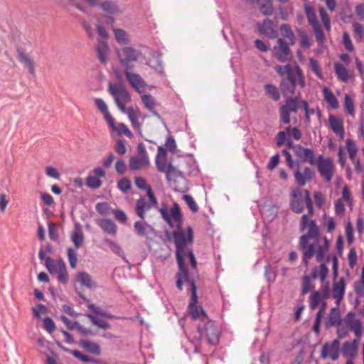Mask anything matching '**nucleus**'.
Listing matches in <instances>:
<instances>
[{
	"mask_svg": "<svg viewBox=\"0 0 364 364\" xmlns=\"http://www.w3.org/2000/svg\"><path fill=\"white\" fill-rule=\"evenodd\" d=\"M306 205L308 213L301 217L299 230L301 232L307 229V232L299 237L298 248L302 252V264L308 267L309 260L315 255L317 262H321L325 258L326 252L330 249V242L324 236L321 237L320 230L315 220H309V217L314 213V205L310 192L304 189L303 191L299 188L292 190L290 197L291 210L301 214Z\"/></svg>",
	"mask_w": 364,
	"mask_h": 364,
	"instance_id": "obj_1",
	"label": "nucleus"
},
{
	"mask_svg": "<svg viewBox=\"0 0 364 364\" xmlns=\"http://www.w3.org/2000/svg\"><path fill=\"white\" fill-rule=\"evenodd\" d=\"M274 70L282 77L279 89L283 95L301 94L300 90L304 88L306 81L302 70L299 65H277Z\"/></svg>",
	"mask_w": 364,
	"mask_h": 364,
	"instance_id": "obj_2",
	"label": "nucleus"
},
{
	"mask_svg": "<svg viewBox=\"0 0 364 364\" xmlns=\"http://www.w3.org/2000/svg\"><path fill=\"white\" fill-rule=\"evenodd\" d=\"M173 239L176 246V257L178 265V272L176 274V287L179 291H182L183 280L188 279V270L185 265L184 258L186 256V245L193 242V232L191 227H188L187 234L178 228L173 232Z\"/></svg>",
	"mask_w": 364,
	"mask_h": 364,
	"instance_id": "obj_3",
	"label": "nucleus"
},
{
	"mask_svg": "<svg viewBox=\"0 0 364 364\" xmlns=\"http://www.w3.org/2000/svg\"><path fill=\"white\" fill-rule=\"evenodd\" d=\"M108 91L113 97L115 104L122 112L127 110L126 104L131 101V96L122 83H109Z\"/></svg>",
	"mask_w": 364,
	"mask_h": 364,
	"instance_id": "obj_4",
	"label": "nucleus"
},
{
	"mask_svg": "<svg viewBox=\"0 0 364 364\" xmlns=\"http://www.w3.org/2000/svg\"><path fill=\"white\" fill-rule=\"evenodd\" d=\"M188 282L190 283V291L191 292V299L188 304V312L193 320L200 319L201 321H206L208 320V316L200 305H198V297L196 294V286L193 280H191L189 278L188 280H183V282Z\"/></svg>",
	"mask_w": 364,
	"mask_h": 364,
	"instance_id": "obj_5",
	"label": "nucleus"
},
{
	"mask_svg": "<svg viewBox=\"0 0 364 364\" xmlns=\"http://www.w3.org/2000/svg\"><path fill=\"white\" fill-rule=\"evenodd\" d=\"M203 323V326L198 327L200 338H205L210 344H218L220 337V330L218 326L214 321L208 319Z\"/></svg>",
	"mask_w": 364,
	"mask_h": 364,
	"instance_id": "obj_6",
	"label": "nucleus"
},
{
	"mask_svg": "<svg viewBox=\"0 0 364 364\" xmlns=\"http://www.w3.org/2000/svg\"><path fill=\"white\" fill-rule=\"evenodd\" d=\"M286 97L284 104L280 107V119L285 124L290 123V113L297 112L299 109V102L300 93L296 95H284Z\"/></svg>",
	"mask_w": 364,
	"mask_h": 364,
	"instance_id": "obj_7",
	"label": "nucleus"
},
{
	"mask_svg": "<svg viewBox=\"0 0 364 364\" xmlns=\"http://www.w3.org/2000/svg\"><path fill=\"white\" fill-rule=\"evenodd\" d=\"M120 64L126 70H132L134 68L133 63L139 60L140 52L132 47L126 46L116 51Z\"/></svg>",
	"mask_w": 364,
	"mask_h": 364,
	"instance_id": "obj_8",
	"label": "nucleus"
},
{
	"mask_svg": "<svg viewBox=\"0 0 364 364\" xmlns=\"http://www.w3.org/2000/svg\"><path fill=\"white\" fill-rule=\"evenodd\" d=\"M323 259L320 262L321 264L319 267H316L312 269L311 277L306 275L303 277L301 294L303 295L306 294L311 289L314 288V286L311 284V278L316 279L320 277L321 282H323L326 278L328 269L326 263L323 262Z\"/></svg>",
	"mask_w": 364,
	"mask_h": 364,
	"instance_id": "obj_9",
	"label": "nucleus"
},
{
	"mask_svg": "<svg viewBox=\"0 0 364 364\" xmlns=\"http://www.w3.org/2000/svg\"><path fill=\"white\" fill-rule=\"evenodd\" d=\"M318 171L320 176L327 182L331 181L334 172V164L333 160L329 158H325L323 155H319L316 160Z\"/></svg>",
	"mask_w": 364,
	"mask_h": 364,
	"instance_id": "obj_10",
	"label": "nucleus"
},
{
	"mask_svg": "<svg viewBox=\"0 0 364 364\" xmlns=\"http://www.w3.org/2000/svg\"><path fill=\"white\" fill-rule=\"evenodd\" d=\"M340 342L338 339L333 340L331 343H325L321 348V358L326 359L330 357L333 360H336L339 357Z\"/></svg>",
	"mask_w": 364,
	"mask_h": 364,
	"instance_id": "obj_11",
	"label": "nucleus"
},
{
	"mask_svg": "<svg viewBox=\"0 0 364 364\" xmlns=\"http://www.w3.org/2000/svg\"><path fill=\"white\" fill-rule=\"evenodd\" d=\"M277 43L278 46L273 48V53L279 61L284 63L290 56V48L288 43L282 38H279Z\"/></svg>",
	"mask_w": 364,
	"mask_h": 364,
	"instance_id": "obj_12",
	"label": "nucleus"
},
{
	"mask_svg": "<svg viewBox=\"0 0 364 364\" xmlns=\"http://www.w3.org/2000/svg\"><path fill=\"white\" fill-rule=\"evenodd\" d=\"M257 25L258 31L261 34L266 35L271 39L277 38V30L276 28V26L272 20L266 18L263 21L262 23H258Z\"/></svg>",
	"mask_w": 364,
	"mask_h": 364,
	"instance_id": "obj_13",
	"label": "nucleus"
},
{
	"mask_svg": "<svg viewBox=\"0 0 364 364\" xmlns=\"http://www.w3.org/2000/svg\"><path fill=\"white\" fill-rule=\"evenodd\" d=\"M296 156L303 162H308L312 166L316 165V159L313 149L304 148L300 144H297Z\"/></svg>",
	"mask_w": 364,
	"mask_h": 364,
	"instance_id": "obj_14",
	"label": "nucleus"
},
{
	"mask_svg": "<svg viewBox=\"0 0 364 364\" xmlns=\"http://www.w3.org/2000/svg\"><path fill=\"white\" fill-rule=\"evenodd\" d=\"M297 169L294 172V178L296 183L300 187L305 186V184L311 181L314 177V172L308 166L304 167V172L301 173L299 170V163L297 162Z\"/></svg>",
	"mask_w": 364,
	"mask_h": 364,
	"instance_id": "obj_15",
	"label": "nucleus"
},
{
	"mask_svg": "<svg viewBox=\"0 0 364 364\" xmlns=\"http://www.w3.org/2000/svg\"><path fill=\"white\" fill-rule=\"evenodd\" d=\"M134 230L139 237L154 236L156 231L152 225L145 221H136L134 224Z\"/></svg>",
	"mask_w": 364,
	"mask_h": 364,
	"instance_id": "obj_16",
	"label": "nucleus"
},
{
	"mask_svg": "<svg viewBox=\"0 0 364 364\" xmlns=\"http://www.w3.org/2000/svg\"><path fill=\"white\" fill-rule=\"evenodd\" d=\"M132 70H124V75L132 87L136 91L140 92V88H144L146 87V82L139 74L132 73Z\"/></svg>",
	"mask_w": 364,
	"mask_h": 364,
	"instance_id": "obj_17",
	"label": "nucleus"
},
{
	"mask_svg": "<svg viewBox=\"0 0 364 364\" xmlns=\"http://www.w3.org/2000/svg\"><path fill=\"white\" fill-rule=\"evenodd\" d=\"M95 104L97 109L104 115V117L112 129H115V121L109 112L106 102L102 98H95Z\"/></svg>",
	"mask_w": 364,
	"mask_h": 364,
	"instance_id": "obj_18",
	"label": "nucleus"
},
{
	"mask_svg": "<svg viewBox=\"0 0 364 364\" xmlns=\"http://www.w3.org/2000/svg\"><path fill=\"white\" fill-rule=\"evenodd\" d=\"M341 323L342 319L338 307L332 308L325 322L326 327L328 328L332 326H336L338 327V332H340Z\"/></svg>",
	"mask_w": 364,
	"mask_h": 364,
	"instance_id": "obj_19",
	"label": "nucleus"
},
{
	"mask_svg": "<svg viewBox=\"0 0 364 364\" xmlns=\"http://www.w3.org/2000/svg\"><path fill=\"white\" fill-rule=\"evenodd\" d=\"M328 121L332 131L338 136L340 139H343L345 134L343 119L333 115H330Z\"/></svg>",
	"mask_w": 364,
	"mask_h": 364,
	"instance_id": "obj_20",
	"label": "nucleus"
},
{
	"mask_svg": "<svg viewBox=\"0 0 364 364\" xmlns=\"http://www.w3.org/2000/svg\"><path fill=\"white\" fill-rule=\"evenodd\" d=\"M17 53L19 61L24 65L25 68H27L28 69L31 75H34V63L33 61L31 59L28 54H27L22 48H18Z\"/></svg>",
	"mask_w": 364,
	"mask_h": 364,
	"instance_id": "obj_21",
	"label": "nucleus"
},
{
	"mask_svg": "<svg viewBox=\"0 0 364 364\" xmlns=\"http://www.w3.org/2000/svg\"><path fill=\"white\" fill-rule=\"evenodd\" d=\"M70 238L76 250L79 249L84 243L85 237L80 224H76L73 230Z\"/></svg>",
	"mask_w": 364,
	"mask_h": 364,
	"instance_id": "obj_22",
	"label": "nucleus"
},
{
	"mask_svg": "<svg viewBox=\"0 0 364 364\" xmlns=\"http://www.w3.org/2000/svg\"><path fill=\"white\" fill-rule=\"evenodd\" d=\"M346 289V283L343 279H341L338 282L334 283L333 287L332 296L338 304L343 298Z\"/></svg>",
	"mask_w": 364,
	"mask_h": 364,
	"instance_id": "obj_23",
	"label": "nucleus"
},
{
	"mask_svg": "<svg viewBox=\"0 0 364 364\" xmlns=\"http://www.w3.org/2000/svg\"><path fill=\"white\" fill-rule=\"evenodd\" d=\"M97 58L102 64H106L108 60L107 55L109 53V47L104 41H99L96 48Z\"/></svg>",
	"mask_w": 364,
	"mask_h": 364,
	"instance_id": "obj_24",
	"label": "nucleus"
},
{
	"mask_svg": "<svg viewBox=\"0 0 364 364\" xmlns=\"http://www.w3.org/2000/svg\"><path fill=\"white\" fill-rule=\"evenodd\" d=\"M98 225L107 233L115 235L117 231V227L115 223L107 218L100 219L98 223Z\"/></svg>",
	"mask_w": 364,
	"mask_h": 364,
	"instance_id": "obj_25",
	"label": "nucleus"
},
{
	"mask_svg": "<svg viewBox=\"0 0 364 364\" xmlns=\"http://www.w3.org/2000/svg\"><path fill=\"white\" fill-rule=\"evenodd\" d=\"M151 204L146 202L142 197L139 198L136 203V213L142 220L145 218V213L151 208Z\"/></svg>",
	"mask_w": 364,
	"mask_h": 364,
	"instance_id": "obj_26",
	"label": "nucleus"
},
{
	"mask_svg": "<svg viewBox=\"0 0 364 364\" xmlns=\"http://www.w3.org/2000/svg\"><path fill=\"white\" fill-rule=\"evenodd\" d=\"M79 345L87 352L95 355H99L101 353L100 346L91 341L82 339L79 341Z\"/></svg>",
	"mask_w": 364,
	"mask_h": 364,
	"instance_id": "obj_27",
	"label": "nucleus"
},
{
	"mask_svg": "<svg viewBox=\"0 0 364 364\" xmlns=\"http://www.w3.org/2000/svg\"><path fill=\"white\" fill-rule=\"evenodd\" d=\"M104 242L109 247L112 252L122 258L123 260H124L127 263H129L128 260L126 258L124 251L122 250V249L117 242L112 241L108 238H105Z\"/></svg>",
	"mask_w": 364,
	"mask_h": 364,
	"instance_id": "obj_28",
	"label": "nucleus"
},
{
	"mask_svg": "<svg viewBox=\"0 0 364 364\" xmlns=\"http://www.w3.org/2000/svg\"><path fill=\"white\" fill-rule=\"evenodd\" d=\"M149 164V159L144 160L139 156H132L129 159V166L133 171H138Z\"/></svg>",
	"mask_w": 364,
	"mask_h": 364,
	"instance_id": "obj_29",
	"label": "nucleus"
},
{
	"mask_svg": "<svg viewBox=\"0 0 364 364\" xmlns=\"http://www.w3.org/2000/svg\"><path fill=\"white\" fill-rule=\"evenodd\" d=\"M58 280L63 284H67L68 282L65 263L62 259L58 260Z\"/></svg>",
	"mask_w": 364,
	"mask_h": 364,
	"instance_id": "obj_30",
	"label": "nucleus"
},
{
	"mask_svg": "<svg viewBox=\"0 0 364 364\" xmlns=\"http://www.w3.org/2000/svg\"><path fill=\"white\" fill-rule=\"evenodd\" d=\"M335 73L338 78L342 82H347L351 77L347 69L341 63H335Z\"/></svg>",
	"mask_w": 364,
	"mask_h": 364,
	"instance_id": "obj_31",
	"label": "nucleus"
},
{
	"mask_svg": "<svg viewBox=\"0 0 364 364\" xmlns=\"http://www.w3.org/2000/svg\"><path fill=\"white\" fill-rule=\"evenodd\" d=\"M323 93L325 100L333 109H337L338 107V102L333 92L327 87L323 89Z\"/></svg>",
	"mask_w": 364,
	"mask_h": 364,
	"instance_id": "obj_32",
	"label": "nucleus"
},
{
	"mask_svg": "<svg viewBox=\"0 0 364 364\" xmlns=\"http://www.w3.org/2000/svg\"><path fill=\"white\" fill-rule=\"evenodd\" d=\"M148 65L155 70L157 73L160 74L164 73V69L163 66V63L161 58L159 55H154L152 58L149 60Z\"/></svg>",
	"mask_w": 364,
	"mask_h": 364,
	"instance_id": "obj_33",
	"label": "nucleus"
},
{
	"mask_svg": "<svg viewBox=\"0 0 364 364\" xmlns=\"http://www.w3.org/2000/svg\"><path fill=\"white\" fill-rule=\"evenodd\" d=\"M346 322L348 328L352 331L362 328L360 321L355 318V314L352 311L348 313Z\"/></svg>",
	"mask_w": 364,
	"mask_h": 364,
	"instance_id": "obj_34",
	"label": "nucleus"
},
{
	"mask_svg": "<svg viewBox=\"0 0 364 364\" xmlns=\"http://www.w3.org/2000/svg\"><path fill=\"white\" fill-rule=\"evenodd\" d=\"M358 346L355 341L345 342L343 348V355L346 357L353 358L357 353Z\"/></svg>",
	"mask_w": 364,
	"mask_h": 364,
	"instance_id": "obj_35",
	"label": "nucleus"
},
{
	"mask_svg": "<svg viewBox=\"0 0 364 364\" xmlns=\"http://www.w3.org/2000/svg\"><path fill=\"white\" fill-rule=\"evenodd\" d=\"M259 9L264 16H269L273 13L272 0H257Z\"/></svg>",
	"mask_w": 364,
	"mask_h": 364,
	"instance_id": "obj_36",
	"label": "nucleus"
},
{
	"mask_svg": "<svg viewBox=\"0 0 364 364\" xmlns=\"http://www.w3.org/2000/svg\"><path fill=\"white\" fill-rule=\"evenodd\" d=\"M124 113L127 114L133 127L137 130L139 134H141V124L139 123L136 114L134 109L132 107H128Z\"/></svg>",
	"mask_w": 364,
	"mask_h": 364,
	"instance_id": "obj_37",
	"label": "nucleus"
},
{
	"mask_svg": "<svg viewBox=\"0 0 364 364\" xmlns=\"http://www.w3.org/2000/svg\"><path fill=\"white\" fill-rule=\"evenodd\" d=\"M171 219L173 218L176 223H177V228H181L182 224V213L181 212L179 205L174 203L173 207L170 210L169 213Z\"/></svg>",
	"mask_w": 364,
	"mask_h": 364,
	"instance_id": "obj_38",
	"label": "nucleus"
},
{
	"mask_svg": "<svg viewBox=\"0 0 364 364\" xmlns=\"http://www.w3.org/2000/svg\"><path fill=\"white\" fill-rule=\"evenodd\" d=\"M100 6L103 11L109 14H114L120 12L118 6L111 1H105L100 4Z\"/></svg>",
	"mask_w": 364,
	"mask_h": 364,
	"instance_id": "obj_39",
	"label": "nucleus"
},
{
	"mask_svg": "<svg viewBox=\"0 0 364 364\" xmlns=\"http://www.w3.org/2000/svg\"><path fill=\"white\" fill-rule=\"evenodd\" d=\"M280 31L282 35L286 38L289 41L290 45H294L295 43V36L294 34L291 29L289 24L282 23L280 25Z\"/></svg>",
	"mask_w": 364,
	"mask_h": 364,
	"instance_id": "obj_40",
	"label": "nucleus"
},
{
	"mask_svg": "<svg viewBox=\"0 0 364 364\" xmlns=\"http://www.w3.org/2000/svg\"><path fill=\"white\" fill-rule=\"evenodd\" d=\"M116 41L124 45H128L130 42L127 33L121 28L113 29Z\"/></svg>",
	"mask_w": 364,
	"mask_h": 364,
	"instance_id": "obj_41",
	"label": "nucleus"
},
{
	"mask_svg": "<svg viewBox=\"0 0 364 364\" xmlns=\"http://www.w3.org/2000/svg\"><path fill=\"white\" fill-rule=\"evenodd\" d=\"M77 279L82 285L85 286L89 289L96 287V284L92 282L90 275L87 272H80L77 275Z\"/></svg>",
	"mask_w": 364,
	"mask_h": 364,
	"instance_id": "obj_42",
	"label": "nucleus"
},
{
	"mask_svg": "<svg viewBox=\"0 0 364 364\" xmlns=\"http://www.w3.org/2000/svg\"><path fill=\"white\" fill-rule=\"evenodd\" d=\"M290 130L291 127H288L284 130L278 132L276 137L277 147H281L288 140V138L290 137Z\"/></svg>",
	"mask_w": 364,
	"mask_h": 364,
	"instance_id": "obj_43",
	"label": "nucleus"
},
{
	"mask_svg": "<svg viewBox=\"0 0 364 364\" xmlns=\"http://www.w3.org/2000/svg\"><path fill=\"white\" fill-rule=\"evenodd\" d=\"M85 316L88 317L92 322L102 329H109L110 328L109 323L103 319H101L92 314H85Z\"/></svg>",
	"mask_w": 364,
	"mask_h": 364,
	"instance_id": "obj_44",
	"label": "nucleus"
},
{
	"mask_svg": "<svg viewBox=\"0 0 364 364\" xmlns=\"http://www.w3.org/2000/svg\"><path fill=\"white\" fill-rule=\"evenodd\" d=\"M265 91L274 101H278L280 98V94L277 87L272 84H267L264 86Z\"/></svg>",
	"mask_w": 364,
	"mask_h": 364,
	"instance_id": "obj_45",
	"label": "nucleus"
},
{
	"mask_svg": "<svg viewBox=\"0 0 364 364\" xmlns=\"http://www.w3.org/2000/svg\"><path fill=\"white\" fill-rule=\"evenodd\" d=\"M57 345L59 347H60L63 350L70 353L71 355H73L74 357L78 358L79 360H80L83 362L90 361V357L82 354L80 351L77 350H69L68 348H65L63 347L59 342L57 343Z\"/></svg>",
	"mask_w": 364,
	"mask_h": 364,
	"instance_id": "obj_46",
	"label": "nucleus"
},
{
	"mask_svg": "<svg viewBox=\"0 0 364 364\" xmlns=\"http://www.w3.org/2000/svg\"><path fill=\"white\" fill-rule=\"evenodd\" d=\"M346 149L348 152L350 159L352 161L355 160L358 149L353 139H348L346 140Z\"/></svg>",
	"mask_w": 364,
	"mask_h": 364,
	"instance_id": "obj_47",
	"label": "nucleus"
},
{
	"mask_svg": "<svg viewBox=\"0 0 364 364\" xmlns=\"http://www.w3.org/2000/svg\"><path fill=\"white\" fill-rule=\"evenodd\" d=\"M306 14L308 21L312 27L319 24L315 11L312 7H306Z\"/></svg>",
	"mask_w": 364,
	"mask_h": 364,
	"instance_id": "obj_48",
	"label": "nucleus"
},
{
	"mask_svg": "<svg viewBox=\"0 0 364 364\" xmlns=\"http://www.w3.org/2000/svg\"><path fill=\"white\" fill-rule=\"evenodd\" d=\"M67 252L69 264L72 269H75L77 263V252L72 247H69Z\"/></svg>",
	"mask_w": 364,
	"mask_h": 364,
	"instance_id": "obj_49",
	"label": "nucleus"
},
{
	"mask_svg": "<svg viewBox=\"0 0 364 364\" xmlns=\"http://www.w3.org/2000/svg\"><path fill=\"white\" fill-rule=\"evenodd\" d=\"M354 289L356 294L359 296L364 295V267L362 268L361 271V279L360 281L355 283Z\"/></svg>",
	"mask_w": 364,
	"mask_h": 364,
	"instance_id": "obj_50",
	"label": "nucleus"
},
{
	"mask_svg": "<svg viewBox=\"0 0 364 364\" xmlns=\"http://www.w3.org/2000/svg\"><path fill=\"white\" fill-rule=\"evenodd\" d=\"M141 101L144 106L149 109L152 110L155 107V101L150 94H144L141 96Z\"/></svg>",
	"mask_w": 364,
	"mask_h": 364,
	"instance_id": "obj_51",
	"label": "nucleus"
},
{
	"mask_svg": "<svg viewBox=\"0 0 364 364\" xmlns=\"http://www.w3.org/2000/svg\"><path fill=\"white\" fill-rule=\"evenodd\" d=\"M321 300L323 299L321 298V294L318 291H314L311 296L309 304L310 308L313 310L316 309L318 307L319 303L322 301Z\"/></svg>",
	"mask_w": 364,
	"mask_h": 364,
	"instance_id": "obj_52",
	"label": "nucleus"
},
{
	"mask_svg": "<svg viewBox=\"0 0 364 364\" xmlns=\"http://www.w3.org/2000/svg\"><path fill=\"white\" fill-rule=\"evenodd\" d=\"M309 63H310V66H311L312 71L316 74V75L319 79H323V76L318 62L316 60H315L314 58H311L309 59Z\"/></svg>",
	"mask_w": 364,
	"mask_h": 364,
	"instance_id": "obj_53",
	"label": "nucleus"
},
{
	"mask_svg": "<svg viewBox=\"0 0 364 364\" xmlns=\"http://www.w3.org/2000/svg\"><path fill=\"white\" fill-rule=\"evenodd\" d=\"M314 29V36L319 45H322L324 43L325 35L320 26V24L312 27Z\"/></svg>",
	"mask_w": 364,
	"mask_h": 364,
	"instance_id": "obj_54",
	"label": "nucleus"
},
{
	"mask_svg": "<svg viewBox=\"0 0 364 364\" xmlns=\"http://www.w3.org/2000/svg\"><path fill=\"white\" fill-rule=\"evenodd\" d=\"M86 183L89 188L93 189L98 188L102 186L101 180L97 177L93 176H87Z\"/></svg>",
	"mask_w": 364,
	"mask_h": 364,
	"instance_id": "obj_55",
	"label": "nucleus"
},
{
	"mask_svg": "<svg viewBox=\"0 0 364 364\" xmlns=\"http://www.w3.org/2000/svg\"><path fill=\"white\" fill-rule=\"evenodd\" d=\"M183 198L192 212H198V206L195 202L193 198L191 195L185 194L183 196Z\"/></svg>",
	"mask_w": 364,
	"mask_h": 364,
	"instance_id": "obj_56",
	"label": "nucleus"
},
{
	"mask_svg": "<svg viewBox=\"0 0 364 364\" xmlns=\"http://www.w3.org/2000/svg\"><path fill=\"white\" fill-rule=\"evenodd\" d=\"M95 209L97 212L102 215H107L109 213L110 206L105 202H101L96 204Z\"/></svg>",
	"mask_w": 364,
	"mask_h": 364,
	"instance_id": "obj_57",
	"label": "nucleus"
},
{
	"mask_svg": "<svg viewBox=\"0 0 364 364\" xmlns=\"http://www.w3.org/2000/svg\"><path fill=\"white\" fill-rule=\"evenodd\" d=\"M344 107L346 110V112L349 114L353 115L354 113V104L352 98L350 95H346L344 98Z\"/></svg>",
	"mask_w": 364,
	"mask_h": 364,
	"instance_id": "obj_58",
	"label": "nucleus"
},
{
	"mask_svg": "<svg viewBox=\"0 0 364 364\" xmlns=\"http://www.w3.org/2000/svg\"><path fill=\"white\" fill-rule=\"evenodd\" d=\"M118 188L123 193H127L131 188V183L127 178L120 179L117 183Z\"/></svg>",
	"mask_w": 364,
	"mask_h": 364,
	"instance_id": "obj_59",
	"label": "nucleus"
},
{
	"mask_svg": "<svg viewBox=\"0 0 364 364\" xmlns=\"http://www.w3.org/2000/svg\"><path fill=\"white\" fill-rule=\"evenodd\" d=\"M114 130L117 131L119 135L124 134L129 139L133 137L132 132L123 123L119 124L118 127H115Z\"/></svg>",
	"mask_w": 364,
	"mask_h": 364,
	"instance_id": "obj_60",
	"label": "nucleus"
},
{
	"mask_svg": "<svg viewBox=\"0 0 364 364\" xmlns=\"http://www.w3.org/2000/svg\"><path fill=\"white\" fill-rule=\"evenodd\" d=\"M354 36L357 40H360L364 34L363 28L360 23L358 22H353L352 24Z\"/></svg>",
	"mask_w": 364,
	"mask_h": 364,
	"instance_id": "obj_61",
	"label": "nucleus"
},
{
	"mask_svg": "<svg viewBox=\"0 0 364 364\" xmlns=\"http://www.w3.org/2000/svg\"><path fill=\"white\" fill-rule=\"evenodd\" d=\"M45 265L50 274L58 272V262L55 264L50 257L46 258Z\"/></svg>",
	"mask_w": 364,
	"mask_h": 364,
	"instance_id": "obj_62",
	"label": "nucleus"
},
{
	"mask_svg": "<svg viewBox=\"0 0 364 364\" xmlns=\"http://www.w3.org/2000/svg\"><path fill=\"white\" fill-rule=\"evenodd\" d=\"M48 235L50 240L53 241L58 240V234L55 225L53 223H50L48 224Z\"/></svg>",
	"mask_w": 364,
	"mask_h": 364,
	"instance_id": "obj_63",
	"label": "nucleus"
},
{
	"mask_svg": "<svg viewBox=\"0 0 364 364\" xmlns=\"http://www.w3.org/2000/svg\"><path fill=\"white\" fill-rule=\"evenodd\" d=\"M165 173H166V178L167 181L170 182L172 177H174L176 176L177 170L171 164H168L167 165Z\"/></svg>",
	"mask_w": 364,
	"mask_h": 364,
	"instance_id": "obj_64",
	"label": "nucleus"
}]
</instances>
